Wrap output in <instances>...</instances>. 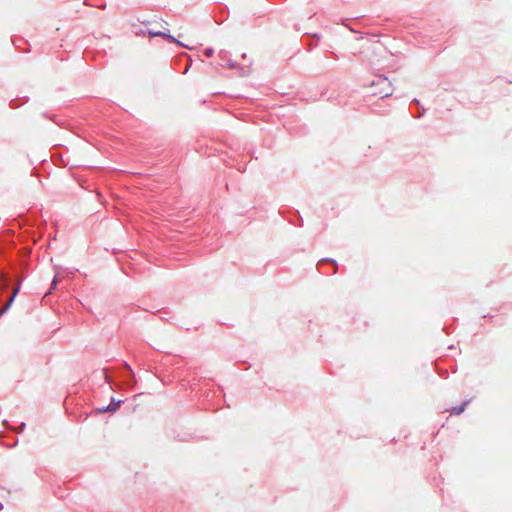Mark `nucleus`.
<instances>
[{
	"mask_svg": "<svg viewBox=\"0 0 512 512\" xmlns=\"http://www.w3.org/2000/svg\"><path fill=\"white\" fill-rule=\"evenodd\" d=\"M56 283H57V281H56V279H54V281H53V283H52V288H55Z\"/></svg>",
	"mask_w": 512,
	"mask_h": 512,
	"instance_id": "6",
	"label": "nucleus"
},
{
	"mask_svg": "<svg viewBox=\"0 0 512 512\" xmlns=\"http://www.w3.org/2000/svg\"><path fill=\"white\" fill-rule=\"evenodd\" d=\"M149 35L152 36V37H155V36L164 37V38L170 40L171 42L178 43L181 46L190 49L189 45L181 43L180 41L176 40L172 35L166 34L164 32H161V31H149Z\"/></svg>",
	"mask_w": 512,
	"mask_h": 512,
	"instance_id": "1",
	"label": "nucleus"
},
{
	"mask_svg": "<svg viewBox=\"0 0 512 512\" xmlns=\"http://www.w3.org/2000/svg\"><path fill=\"white\" fill-rule=\"evenodd\" d=\"M18 290L19 288L16 287L11 295V297L9 298L7 304L0 310V317L3 315V313L10 307V305L12 304V302L14 301L17 293H18Z\"/></svg>",
	"mask_w": 512,
	"mask_h": 512,
	"instance_id": "2",
	"label": "nucleus"
},
{
	"mask_svg": "<svg viewBox=\"0 0 512 512\" xmlns=\"http://www.w3.org/2000/svg\"><path fill=\"white\" fill-rule=\"evenodd\" d=\"M119 408V402L111 403L107 407H102L99 409L100 412H114Z\"/></svg>",
	"mask_w": 512,
	"mask_h": 512,
	"instance_id": "3",
	"label": "nucleus"
},
{
	"mask_svg": "<svg viewBox=\"0 0 512 512\" xmlns=\"http://www.w3.org/2000/svg\"><path fill=\"white\" fill-rule=\"evenodd\" d=\"M205 54H206L207 56H211V55H212V50H211V49H207V50H206V52H205Z\"/></svg>",
	"mask_w": 512,
	"mask_h": 512,
	"instance_id": "5",
	"label": "nucleus"
},
{
	"mask_svg": "<svg viewBox=\"0 0 512 512\" xmlns=\"http://www.w3.org/2000/svg\"><path fill=\"white\" fill-rule=\"evenodd\" d=\"M466 404H467V402L463 403L461 406L454 407L452 409V414H455V415L461 414L465 410Z\"/></svg>",
	"mask_w": 512,
	"mask_h": 512,
	"instance_id": "4",
	"label": "nucleus"
}]
</instances>
